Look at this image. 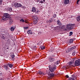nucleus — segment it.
Wrapping results in <instances>:
<instances>
[{
	"label": "nucleus",
	"instance_id": "f257e3e1",
	"mask_svg": "<svg viewBox=\"0 0 80 80\" xmlns=\"http://www.w3.org/2000/svg\"><path fill=\"white\" fill-rule=\"evenodd\" d=\"M55 69H56V68H55V66L54 65H51V66H49V70L47 72L49 76V78H53L54 77V73L51 72H53Z\"/></svg>",
	"mask_w": 80,
	"mask_h": 80
},
{
	"label": "nucleus",
	"instance_id": "f03ea898",
	"mask_svg": "<svg viewBox=\"0 0 80 80\" xmlns=\"http://www.w3.org/2000/svg\"><path fill=\"white\" fill-rule=\"evenodd\" d=\"M56 57L55 54L51 55L48 58V60L50 62H53L55 60Z\"/></svg>",
	"mask_w": 80,
	"mask_h": 80
},
{
	"label": "nucleus",
	"instance_id": "7ed1b4c3",
	"mask_svg": "<svg viewBox=\"0 0 80 80\" xmlns=\"http://www.w3.org/2000/svg\"><path fill=\"white\" fill-rule=\"evenodd\" d=\"M9 18H10V17L9 14L7 13H5L2 17V20H8Z\"/></svg>",
	"mask_w": 80,
	"mask_h": 80
},
{
	"label": "nucleus",
	"instance_id": "20e7f679",
	"mask_svg": "<svg viewBox=\"0 0 80 80\" xmlns=\"http://www.w3.org/2000/svg\"><path fill=\"white\" fill-rule=\"evenodd\" d=\"M75 26L74 24H68L67 25V28L68 30H70L73 29V27Z\"/></svg>",
	"mask_w": 80,
	"mask_h": 80
},
{
	"label": "nucleus",
	"instance_id": "39448f33",
	"mask_svg": "<svg viewBox=\"0 0 80 80\" xmlns=\"http://www.w3.org/2000/svg\"><path fill=\"white\" fill-rule=\"evenodd\" d=\"M33 23L35 25L38 22V18L37 16H34L33 17Z\"/></svg>",
	"mask_w": 80,
	"mask_h": 80
},
{
	"label": "nucleus",
	"instance_id": "423d86ee",
	"mask_svg": "<svg viewBox=\"0 0 80 80\" xmlns=\"http://www.w3.org/2000/svg\"><path fill=\"white\" fill-rule=\"evenodd\" d=\"M5 32L4 31H2L0 32V36L2 38V39H4V40H5L7 39V38H5L3 35H5Z\"/></svg>",
	"mask_w": 80,
	"mask_h": 80
},
{
	"label": "nucleus",
	"instance_id": "0eeeda50",
	"mask_svg": "<svg viewBox=\"0 0 80 80\" xmlns=\"http://www.w3.org/2000/svg\"><path fill=\"white\" fill-rule=\"evenodd\" d=\"M14 6H15V7H17V8L18 7H21L22 6V4L19 3L18 2L15 3Z\"/></svg>",
	"mask_w": 80,
	"mask_h": 80
},
{
	"label": "nucleus",
	"instance_id": "6e6552de",
	"mask_svg": "<svg viewBox=\"0 0 80 80\" xmlns=\"http://www.w3.org/2000/svg\"><path fill=\"white\" fill-rule=\"evenodd\" d=\"M72 78H69L68 80H75V79H76L77 78H75V76L73 74L72 75Z\"/></svg>",
	"mask_w": 80,
	"mask_h": 80
},
{
	"label": "nucleus",
	"instance_id": "1a4fd4ad",
	"mask_svg": "<svg viewBox=\"0 0 80 80\" xmlns=\"http://www.w3.org/2000/svg\"><path fill=\"white\" fill-rule=\"evenodd\" d=\"M70 0H64V3L65 5H68L69 3Z\"/></svg>",
	"mask_w": 80,
	"mask_h": 80
},
{
	"label": "nucleus",
	"instance_id": "9d476101",
	"mask_svg": "<svg viewBox=\"0 0 80 80\" xmlns=\"http://www.w3.org/2000/svg\"><path fill=\"white\" fill-rule=\"evenodd\" d=\"M75 65L76 66H80V64L78 62V61L76 60L75 62Z\"/></svg>",
	"mask_w": 80,
	"mask_h": 80
},
{
	"label": "nucleus",
	"instance_id": "9b49d317",
	"mask_svg": "<svg viewBox=\"0 0 80 80\" xmlns=\"http://www.w3.org/2000/svg\"><path fill=\"white\" fill-rule=\"evenodd\" d=\"M76 48V47L75 46H73V47H72L71 48H69L70 51H72V50H73V49H75Z\"/></svg>",
	"mask_w": 80,
	"mask_h": 80
},
{
	"label": "nucleus",
	"instance_id": "f8f14e48",
	"mask_svg": "<svg viewBox=\"0 0 80 80\" xmlns=\"http://www.w3.org/2000/svg\"><path fill=\"white\" fill-rule=\"evenodd\" d=\"M6 43L7 44L8 46V45H9L10 43V40L9 39H8L7 40Z\"/></svg>",
	"mask_w": 80,
	"mask_h": 80
},
{
	"label": "nucleus",
	"instance_id": "ddd939ff",
	"mask_svg": "<svg viewBox=\"0 0 80 80\" xmlns=\"http://www.w3.org/2000/svg\"><path fill=\"white\" fill-rule=\"evenodd\" d=\"M32 12H36V8H35V7H32Z\"/></svg>",
	"mask_w": 80,
	"mask_h": 80
},
{
	"label": "nucleus",
	"instance_id": "4468645a",
	"mask_svg": "<svg viewBox=\"0 0 80 80\" xmlns=\"http://www.w3.org/2000/svg\"><path fill=\"white\" fill-rule=\"evenodd\" d=\"M7 65L8 67H9L10 68H12L13 67V64H10V63H8L7 64Z\"/></svg>",
	"mask_w": 80,
	"mask_h": 80
},
{
	"label": "nucleus",
	"instance_id": "2eb2a0df",
	"mask_svg": "<svg viewBox=\"0 0 80 80\" xmlns=\"http://www.w3.org/2000/svg\"><path fill=\"white\" fill-rule=\"evenodd\" d=\"M57 23L58 25H62V23H61V22L60 21V20H58L57 21Z\"/></svg>",
	"mask_w": 80,
	"mask_h": 80
},
{
	"label": "nucleus",
	"instance_id": "dca6fc26",
	"mask_svg": "<svg viewBox=\"0 0 80 80\" xmlns=\"http://www.w3.org/2000/svg\"><path fill=\"white\" fill-rule=\"evenodd\" d=\"M9 20V23H10V24H12V22H13V20H12V19L10 18H9V19H8Z\"/></svg>",
	"mask_w": 80,
	"mask_h": 80
},
{
	"label": "nucleus",
	"instance_id": "f3484780",
	"mask_svg": "<svg viewBox=\"0 0 80 80\" xmlns=\"http://www.w3.org/2000/svg\"><path fill=\"white\" fill-rule=\"evenodd\" d=\"M38 73L39 74V75H44V74H43V73L42 72L39 71H38Z\"/></svg>",
	"mask_w": 80,
	"mask_h": 80
},
{
	"label": "nucleus",
	"instance_id": "a211bd4d",
	"mask_svg": "<svg viewBox=\"0 0 80 80\" xmlns=\"http://www.w3.org/2000/svg\"><path fill=\"white\" fill-rule=\"evenodd\" d=\"M4 67L6 70H8V66L7 65V64L6 65L4 66Z\"/></svg>",
	"mask_w": 80,
	"mask_h": 80
},
{
	"label": "nucleus",
	"instance_id": "6ab92c4d",
	"mask_svg": "<svg viewBox=\"0 0 80 80\" xmlns=\"http://www.w3.org/2000/svg\"><path fill=\"white\" fill-rule=\"evenodd\" d=\"M53 21V18H51L48 21L49 23H52Z\"/></svg>",
	"mask_w": 80,
	"mask_h": 80
},
{
	"label": "nucleus",
	"instance_id": "aec40b11",
	"mask_svg": "<svg viewBox=\"0 0 80 80\" xmlns=\"http://www.w3.org/2000/svg\"><path fill=\"white\" fill-rule=\"evenodd\" d=\"M15 28H14V27H12L10 28V30L12 31V32H13V31H14V30H15Z\"/></svg>",
	"mask_w": 80,
	"mask_h": 80
},
{
	"label": "nucleus",
	"instance_id": "412c9836",
	"mask_svg": "<svg viewBox=\"0 0 80 80\" xmlns=\"http://www.w3.org/2000/svg\"><path fill=\"white\" fill-rule=\"evenodd\" d=\"M28 33L29 35H30L32 33V32L31 31L29 30L28 31Z\"/></svg>",
	"mask_w": 80,
	"mask_h": 80
},
{
	"label": "nucleus",
	"instance_id": "4be33fe9",
	"mask_svg": "<svg viewBox=\"0 0 80 80\" xmlns=\"http://www.w3.org/2000/svg\"><path fill=\"white\" fill-rule=\"evenodd\" d=\"M76 19L77 22H79V21H80V17H78L76 18Z\"/></svg>",
	"mask_w": 80,
	"mask_h": 80
},
{
	"label": "nucleus",
	"instance_id": "5701e85b",
	"mask_svg": "<svg viewBox=\"0 0 80 80\" xmlns=\"http://www.w3.org/2000/svg\"><path fill=\"white\" fill-rule=\"evenodd\" d=\"M73 42V39H70L69 42V43H72Z\"/></svg>",
	"mask_w": 80,
	"mask_h": 80
},
{
	"label": "nucleus",
	"instance_id": "b1692460",
	"mask_svg": "<svg viewBox=\"0 0 80 80\" xmlns=\"http://www.w3.org/2000/svg\"><path fill=\"white\" fill-rule=\"evenodd\" d=\"M11 57H12V59H13L15 58V55L12 54L11 55Z\"/></svg>",
	"mask_w": 80,
	"mask_h": 80
},
{
	"label": "nucleus",
	"instance_id": "393cba45",
	"mask_svg": "<svg viewBox=\"0 0 80 80\" xmlns=\"http://www.w3.org/2000/svg\"><path fill=\"white\" fill-rule=\"evenodd\" d=\"M56 29L57 30H60V27L58 26H57L56 27Z\"/></svg>",
	"mask_w": 80,
	"mask_h": 80
},
{
	"label": "nucleus",
	"instance_id": "a878e982",
	"mask_svg": "<svg viewBox=\"0 0 80 80\" xmlns=\"http://www.w3.org/2000/svg\"><path fill=\"white\" fill-rule=\"evenodd\" d=\"M73 35V32H70L69 33V36L70 37V36H71V35Z\"/></svg>",
	"mask_w": 80,
	"mask_h": 80
},
{
	"label": "nucleus",
	"instance_id": "bb28decb",
	"mask_svg": "<svg viewBox=\"0 0 80 80\" xmlns=\"http://www.w3.org/2000/svg\"><path fill=\"white\" fill-rule=\"evenodd\" d=\"M41 50H43L45 48V47L44 46H41Z\"/></svg>",
	"mask_w": 80,
	"mask_h": 80
},
{
	"label": "nucleus",
	"instance_id": "cd10ccee",
	"mask_svg": "<svg viewBox=\"0 0 80 80\" xmlns=\"http://www.w3.org/2000/svg\"><path fill=\"white\" fill-rule=\"evenodd\" d=\"M70 52V49L69 48L66 51V53H68V52Z\"/></svg>",
	"mask_w": 80,
	"mask_h": 80
},
{
	"label": "nucleus",
	"instance_id": "c85d7f7f",
	"mask_svg": "<svg viewBox=\"0 0 80 80\" xmlns=\"http://www.w3.org/2000/svg\"><path fill=\"white\" fill-rule=\"evenodd\" d=\"M20 22H25V20L22 18L20 20Z\"/></svg>",
	"mask_w": 80,
	"mask_h": 80
},
{
	"label": "nucleus",
	"instance_id": "c756f323",
	"mask_svg": "<svg viewBox=\"0 0 80 80\" xmlns=\"http://www.w3.org/2000/svg\"><path fill=\"white\" fill-rule=\"evenodd\" d=\"M53 17L54 18H56L57 17V14H55L53 15Z\"/></svg>",
	"mask_w": 80,
	"mask_h": 80
},
{
	"label": "nucleus",
	"instance_id": "7c9ffc66",
	"mask_svg": "<svg viewBox=\"0 0 80 80\" xmlns=\"http://www.w3.org/2000/svg\"><path fill=\"white\" fill-rule=\"evenodd\" d=\"M8 10L9 11H10V12H12V8H10Z\"/></svg>",
	"mask_w": 80,
	"mask_h": 80
},
{
	"label": "nucleus",
	"instance_id": "2f4dec72",
	"mask_svg": "<svg viewBox=\"0 0 80 80\" xmlns=\"http://www.w3.org/2000/svg\"><path fill=\"white\" fill-rule=\"evenodd\" d=\"M62 29H64L65 28V26H62L61 27Z\"/></svg>",
	"mask_w": 80,
	"mask_h": 80
},
{
	"label": "nucleus",
	"instance_id": "473e14b6",
	"mask_svg": "<svg viewBox=\"0 0 80 80\" xmlns=\"http://www.w3.org/2000/svg\"><path fill=\"white\" fill-rule=\"evenodd\" d=\"M25 23H28V20H25Z\"/></svg>",
	"mask_w": 80,
	"mask_h": 80
},
{
	"label": "nucleus",
	"instance_id": "72a5a7b5",
	"mask_svg": "<svg viewBox=\"0 0 80 80\" xmlns=\"http://www.w3.org/2000/svg\"><path fill=\"white\" fill-rule=\"evenodd\" d=\"M24 28L25 29H28V27H24Z\"/></svg>",
	"mask_w": 80,
	"mask_h": 80
},
{
	"label": "nucleus",
	"instance_id": "f704fd0d",
	"mask_svg": "<svg viewBox=\"0 0 80 80\" xmlns=\"http://www.w3.org/2000/svg\"><path fill=\"white\" fill-rule=\"evenodd\" d=\"M79 1H80V0H78L77 1V4H78V2H79Z\"/></svg>",
	"mask_w": 80,
	"mask_h": 80
},
{
	"label": "nucleus",
	"instance_id": "c9c22d12",
	"mask_svg": "<svg viewBox=\"0 0 80 80\" xmlns=\"http://www.w3.org/2000/svg\"><path fill=\"white\" fill-rule=\"evenodd\" d=\"M72 64H73V62H69V65H71Z\"/></svg>",
	"mask_w": 80,
	"mask_h": 80
},
{
	"label": "nucleus",
	"instance_id": "e433bc0d",
	"mask_svg": "<svg viewBox=\"0 0 80 80\" xmlns=\"http://www.w3.org/2000/svg\"><path fill=\"white\" fill-rule=\"evenodd\" d=\"M1 75H2V72H0V76H1Z\"/></svg>",
	"mask_w": 80,
	"mask_h": 80
},
{
	"label": "nucleus",
	"instance_id": "4c0bfd02",
	"mask_svg": "<svg viewBox=\"0 0 80 80\" xmlns=\"http://www.w3.org/2000/svg\"><path fill=\"white\" fill-rule=\"evenodd\" d=\"M66 77L67 78H69V76H68V75H66Z\"/></svg>",
	"mask_w": 80,
	"mask_h": 80
},
{
	"label": "nucleus",
	"instance_id": "58836bf2",
	"mask_svg": "<svg viewBox=\"0 0 80 80\" xmlns=\"http://www.w3.org/2000/svg\"><path fill=\"white\" fill-rule=\"evenodd\" d=\"M2 1H3V0H0V3H2Z\"/></svg>",
	"mask_w": 80,
	"mask_h": 80
},
{
	"label": "nucleus",
	"instance_id": "ea45409f",
	"mask_svg": "<svg viewBox=\"0 0 80 80\" xmlns=\"http://www.w3.org/2000/svg\"><path fill=\"white\" fill-rule=\"evenodd\" d=\"M78 62H79V63L80 64V59H79L78 60Z\"/></svg>",
	"mask_w": 80,
	"mask_h": 80
},
{
	"label": "nucleus",
	"instance_id": "a19ab883",
	"mask_svg": "<svg viewBox=\"0 0 80 80\" xmlns=\"http://www.w3.org/2000/svg\"><path fill=\"white\" fill-rule=\"evenodd\" d=\"M40 3H43V1H41L40 2Z\"/></svg>",
	"mask_w": 80,
	"mask_h": 80
},
{
	"label": "nucleus",
	"instance_id": "79ce46f5",
	"mask_svg": "<svg viewBox=\"0 0 80 80\" xmlns=\"http://www.w3.org/2000/svg\"><path fill=\"white\" fill-rule=\"evenodd\" d=\"M72 55L74 56V55H75V54H74V53H73L72 54Z\"/></svg>",
	"mask_w": 80,
	"mask_h": 80
},
{
	"label": "nucleus",
	"instance_id": "37998d69",
	"mask_svg": "<svg viewBox=\"0 0 80 80\" xmlns=\"http://www.w3.org/2000/svg\"><path fill=\"white\" fill-rule=\"evenodd\" d=\"M22 8H25V6H22Z\"/></svg>",
	"mask_w": 80,
	"mask_h": 80
},
{
	"label": "nucleus",
	"instance_id": "c03bdc74",
	"mask_svg": "<svg viewBox=\"0 0 80 80\" xmlns=\"http://www.w3.org/2000/svg\"><path fill=\"white\" fill-rule=\"evenodd\" d=\"M36 46H35L34 47V49H36Z\"/></svg>",
	"mask_w": 80,
	"mask_h": 80
},
{
	"label": "nucleus",
	"instance_id": "a18cd8bd",
	"mask_svg": "<svg viewBox=\"0 0 80 80\" xmlns=\"http://www.w3.org/2000/svg\"><path fill=\"white\" fill-rule=\"evenodd\" d=\"M73 53L74 54H75V51H74L73 52Z\"/></svg>",
	"mask_w": 80,
	"mask_h": 80
},
{
	"label": "nucleus",
	"instance_id": "49530a36",
	"mask_svg": "<svg viewBox=\"0 0 80 80\" xmlns=\"http://www.w3.org/2000/svg\"><path fill=\"white\" fill-rule=\"evenodd\" d=\"M56 63L57 64H58V61H57Z\"/></svg>",
	"mask_w": 80,
	"mask_h": 80
},
{
	"label": "nucleus",
	"instance_id": "de8ad7c7",
	"mask_svg": "<svg viewBox=\"0 0 80 80\" xmlns=\"http://www.w3.org/2000/svg\"><path fill=\"white\" fill-rule=\"evenodd\" d=\"M0 80H3V79H0Z\"/></svg>",
	"mask_w": 80,
	"mask_h": 80
},
{
	"label": "nucleus",
	"instance_id": "09e8293b",
	"mask_svg": "<svg viewBox=\"0 0 80 80\" xmlns=\"http://www.w3.org/2000/svg\"><path fill=\"white\" fill-rule=\"evenodd\" d=\"M43 2H45V0H43Z\"/></svg>",
	"mask_w": 80,
	"mask_h": 80
},
{
	"label": "nucleus",
	"instance_id": "8fccbe9b",
	"mask_svg": "<svg viewBox=\"0 0 80 80\" xmlns=\"http://www.w3.org/2000/svg\"><path fill=\"white\" fill-rule=\"evenodd\" d=\"M8 38H9V36H8Z\"/></svg>",
	"mask_w": 80,
	"mask_h": 80
},
{
	"label": "nucleus",
	"instance_id": "3c124183",
	"mask_svg": "<svg viewBox=\"0 0 80 80\" xmlns=\"http://www.w3.org/2000/svg\"><path fill=\"white\" fill-rule=\"evenodd\" d=\"M38 12V11H37V12Z\"/></svg>",
	"mask_w": 80,
	"mask_h": 80
},
{
	"label": "nucleus",
	"instance_id": "603ef678",
	"mask_svg": "<svg viewBox=\"0 0 80 80\" xmlns=\"http://www.w3.org/2000/svg\"><path fill=\"white\" fill-rule=\"evenodd\" d=\"M32 80H35V79H32Z\"/></svg>",
	"mask_w": 80,
	"mask_h": 80
},
{
	"label": "nucleus",
	"instance_id": "864d4df0",
	"mask_svg": "<svg viewBox=\"0 0 80 80\" xmlns=\"http://www.w3.org/2000/svg\"><path fill=\"white\" fill-rule=\"evenodd\" d=\"M7 49H8V48H7Z\"/></svg>",
	"mask_w": 80,
	"mask_h": 80
},
{
	"label": "nucleus",
	"instance_id": "5fc2aeb1",
	"mask_svg": "<svg viewBox=\"0 0 80 80\" xmlns=\"http://www.w3.org/2000/svg\"><path fill=\"white\" fill-rule=\"evenodd\" d=\"M0 5H1V3H0Z\"/></svg>",
	"mask_w": 80,
	"mask_h": 80
}]
</instances>
